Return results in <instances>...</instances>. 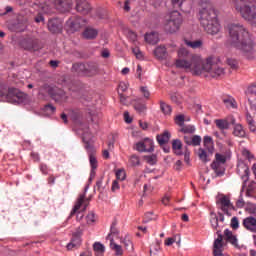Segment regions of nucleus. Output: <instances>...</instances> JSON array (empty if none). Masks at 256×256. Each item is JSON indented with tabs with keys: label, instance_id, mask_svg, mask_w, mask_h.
Wrapping results in <instances>:
<instances>
[{
	"label": "nucleus",
	"instance_id": "1",
	"mask_svg": "<svg viewBox=\"0 0 256 256\" xmlns=\"http://www.w3.org/2000/svg\"><path fill=\"white\" fill-rule=\"evenodd\" d=\"M179 59H176L175 66L177 69H184V71H194V75H204V77H211V79H218L225 75V69L218 64L219 58L210 56L203 63V59L197 55L189 54L185 48L178 51Z\"/></svg>",
	"mask_w": 256,
	"mask_h": 256
},
{
	"label": "nucleus",
	"instance_id": "2",
	"mask_svg": "<svg viewBox=\"0 0 256 256\" xmlns=\"http://www.w3.org/2000/svg\"><path fill=\"white\" fill-rule=\"evenodd\" d=\"M230 45L237 49L247 59H254L256 55V44L251 38L249 31L241 24L228 25Z\"/></svg>",
	"mask_w": 256,
	"mask_h": 256
},
{
	"label": "nucleus",
	"instance_id": "3",
	"mask_svg": "<svg viewBox=\"0 0 256 256\" xmlns=\"http://www.w3.org/2000/svg\"><path fill=\"white\" fill-rule=\"evenodd\" d=\"M200 10V24L208 35H217L221 29L219 21L217 20V12L211 1H204L201 3Z\"/></svg>",
	"mask_w": 256,
	"mask_h": 256
},
{
	"label": "nucleus",
	"instance_id": "4",
	"mask_svg": "<svg viewBox=\"0 0 256 256\" xmlns=\"http://www.w3.org/2000/svg\"><path fill=\"white\" fill-rule=\"evenodd\" d=\"M0 98L7 103H17L18 105H27L29 96L21 90L11 87L7 88V84L0 81Z\"/></svg>",
	"mask_w": 256,
	"mask_h": 256
},
{
	"label": "nucleus",
	"instance_id": "5",
	"mask_svg": "<svg viewBox=\"0 0 256 256\" xmlns=\"http://www.w3.org/2000/svg\"><path fill=\"white\" fill-rule=\"evenodd\" d=\"M181 23H183V17L181 16V13H179L177 10H174L170 13L169 19L166 20L164 24V31L170 34L177 33L181 27Z\"/></svg>",
	"mask_w": 256,
	"mask_h": 256
},
{
	"label": "nucleus",
	"instance_id": "6",
	"mask_svg": "<svg viewBox=\"0 0 256 256\" xmlns=\"http://www.w3.org/2000/svg\"><path fill=\"white\" fill-rule=\"evenodd\" d=\"M253 0H250L248 3L242 5L236 11H239L241 17L246 21H253L256 19V6Z\"/></svg>",
	"mask_w": 256,
	"mask_h": 256
},
{
	"label": "nucleus",
	"instance_id": "7",
	"mask_svg": "<svg viewBox=\"0 0 256 256\" xmlns=\"http://www.w3.org/2000/svg\"><path fill=\"white\" fill-rule=\"evenodd\" d=\"M216 205L227 217H231V215H233L231 212L236 211L235 206L231 203V198L227 195H222V197L216 201Z\"/></svg>",
	"mask_w": 256,
	"mask_h": 256
},
{
	"label": "nucleus",
	"instance_id": "8",
	"mask_svg": "<svg viewBox=\"0 0 256 256\" xmlns=\"http://www.w3.org/2000/svg\"><path fill=\"white\" fill-rule=\"evenodd\" d=\"M47 93L56 103H67V93L57 86H48Z\"/></svg>",
	"mask_w": 256,
	"mask_h": 256
},
{
	"label": "nucleus",
	"instance_id": "9",
	"mask_svg": "<svg viewBox=\"0 0 256 256\" xmlns=\"http://www.w3.org/2000/svg\"><path fill=\"white\" fill-rule=\"evenodd\" d=\"M22 47L26 51H40V49H43V45H41V42L37 38H26L22 41Z\"/></svg>",
	"mask_w": 256,
	"mask_h": 256
},
{
	"label": "nucleus",
	"instance_id": "10",
	"mask_svg": "<svg viewBox=\"0 0 256 256\" xmlns=\"http://www.w3.org/2000/svg\"><path fill=\"white\" fill-rule=\"evenodd\" d=\"M47 27L52 35H59V33H62L63 31V21L59 18H50Z\"/></svg>",
	"mask_w": 256,
	"mask_h": 256
},
{
	"label": "nucleus",
	"instance_id": "11",
	"mask_svg": "<svg viewBox=\"0 0 256 256\" xmlns=\"http://www.w3.org/2000/svg\"><path fill=\"white\" fill-rule=\"evenodd\" d=\"M67 25L69 29L75 33L81 29L85 25V20L81 18L80 16H72L68 19Z\"/></svg>",
	"mask_w": 256,
	"mask_h": 256
},
{
	"label": "nucleus",
	"instance_id": "12",
	"mask_svg": "<svg viewBox=\"0 0 256 256\" xmlns=\"http://www.w3.org/2000/svg\"><path fill=\"white\" fill-rule=\"evenodd\" d=\"M218 238L214 240L213 244V255L214 256H223V234L221 230H217Z\"/></svg>",
	"mask_w": 256,
	"mask_h": 256
},
{
	"label": "nucleus",
	"instance_id": "13",
	"mask_svg": "<svg viewBox=\"0 0 256 256\" xmlns=\"http://www.w3.org/2000/svg\"><path fill=\"white\" fill-rule=\"evenodd\" d=\"M95 75H99V64L97 62H86L84 77H95Z\"/></svg>",
	"mask_w": 256,
	"mask_h": 256
},
{
	"label": "nucleus",
	"instance_id": "14",
	"mask_svg": "<svg viewBox=\"0 0 256 256\" xmlns=\"http://www.w3.org/2000/svg\"><path fill=\"white\" fill-rule=\"evenodd\" d=\"M81 231H76L72 234V238L70 243L67 244L68 251H72V249H79L81 247Z\"/></svg>",
	"mask_w": 256,
	"mask_h": 256
},
{
	"label": "nucleus",
	"instance_id": "15",
	"mask_svg": "<svg viewBox=\"0 0 256 256\" xmlns=\"http://www.w3.org/2000/svg\"><path fill=\"white\" fill-rule=\"evenodd\" d=\"M73 7V1L71 0H56V9L60 11V13H67L71 11Z\"/></svg>",
	"mask_w": 256,
	"mask_h": 256
},
{
	"label": "nucleus",
	"instance_id": "16",
	"mask_svg": "<svg viewBox=\"0 0 256 256\" xmlns=\"http://www.w3.org/2000/svg\"><path fill=\"white\" fill-rule=\"evenodd\" d=\"M76 11L82 15H87L91 11V5L87 0H76Z\"/></svg>",
	"mask_w": 256,
	"mask_h": 256
},
{
	"label": "nucleus",
	"instance_id": "17",
	"mask_svg": "<svg viewBox=\"0 0 256 256\" xmlns=\"http://www.w3.org/2000/svg\"><path fill=\"white\" fill-rule=\"evenodd\" d=\"M243 226L247 231H251V233H256V218L253 216H249L243 220Z\"/></svg>",
	"mask_w": 256,
	"mask_h": 256
},
{
	"label": "nucleus",
	"instance_id": "18",
	"mask_svg": "<svg viewBox=\"0 0 256 256\" xmlns=\"http://www.w3.org/2000/svg\"><path fill=\"white\" fill-rule=\"evenodd\" d=\"M171 139V133L168 130H165L162 134H158L156 136V141H158V144L160 147H163V145H167Z\"/></svg>",
	"mask_w": 256,
	"mask_h": 256
},
{
	"label": "nucleus",
	"instance_id": "19",
	"mask_svg": "<svg viewBox=\"0 0 256 256\" xmlns=\"http://www.w3.org/2000/svg\"><path fill=\"white\" fill-rule=\"evenodd\" d=\"M224 239L227 243H231L234 247H239L237 236L233 235V232L229 229L224 230Z\"/></svg>",
	"mask_w": 256,
	"mask_h": 256
},
{
	"label": "nucleus",
	"instance_id": "20",
	"mask_svg": "<svg viewBox=\"0 0 256 256\" xmlns=\"http://www.w3.org/2000/svg\"><path fill=\"white\" fill-rule=\"evenodd\" d=\"M83 143H85V149L87 151H94L93 149V134L85 132L82 137Z\"/></svg>",
	"mask_w": 256,
	"mask_h": 256
},
{
	"label": "nucleus",
	"instance_id": "21",
	"mask_svg": "<svg viewBox=\"0 0 256 256\" xmlns=\"http://www.w3.org/2000/svg\"><path fill=\"white\" fill-rule=\"evenodd\" d=\"M71 72L76 73L77 75H81L82 77H85V63L76 62L72 64Z\"/></svg>",
	"mask_w": 256,
	"mask_h": 256
},
{
	"label": "nucleus",
	"instance_id": "22",
	"mask_svg": "<svg viewBox=\"0 0 256 256\" xmlns=\"http://www.w3.org/2000/svg\"><path fill=\"white\" fill-rule=\"evenodd\" d=\"M210 167L212 170H214L216 177H223V175H225L226 169L223 164H217L212 162Z\"/></svg>",
	"mask_w": 256,
	"mask_h": 256
},
{
	"label": "nucleus",
	"instance_id": "23",
	"mask_svg": "<svg viewBox=\"0 0 256 256\" xmlns=\"http://www.w3.org/2000/svg\"><path fill=\"white\" fill-rule=\"evenodd\" d=\"M84 39H96L97 35H99V31L95 28H85V30L82 33Z\"/></svg>",
	"mask_w": 256,
	"mask_h": 256
},
{
	"label": "nucleus",
	"instance_id": "24",
	"mask_svg": "<svg viewBox=\"0 0 256 256\" xmlns=\"http://www.w3.org/2000/svg\"><path fill=\"white\" fill-rule=\"evenodd\" d=\"M144 39L146 43H149L150 45H157V43H159V34L157 32H151L145 34Z\"/></svg>",
	"mask_w": 256,
	"mask_h": 256
},
{
	"label": "nucleus",
	"instance_id": "25",
	"mask_svg": "<svg viewBox=\"0 0 256 256\" xmlns=\"http://www.w3.org/2000/svg\"><path fill=\"white\" fill-rule=\"evenodd\" d=\"M83 203H85V194H81L79 196V198L76 201V204L74 205L69 218L73 217V215H75V213H77V211H79L81 209V205H83Z\"/></svg>",
	"mask_w": 256,
	"mask_h": 256
},
{
	"label": "nucleus",
	"instance_id": "26",
	"mask_svg": "<svg viewBox=\"0 0 256 256\" xmlns=\"http://www.w3.org/2000/svg\"><path fill=\"white\" fill-rule=\"evenodd\" d=\"M68 115L74 123H80V121H79V119H81V110L80 109H69Z\"/></svg>",
	"mask_w": 256,
	"mask_h": 256
},
{
	"label": "nucleus",
	"instance_id": "27",
	"mask_svg": "<svg viewBox=\"0 0 256 256\" xmlns=\"http://www.w3.org/2000/svg\"><path fill=\"white\" fill-rule=\"evenodd\" d=\"M134 109L137 113H145L147 111V105L141 102V99H134Z\"/></svg>",
	"mask_w": 256,
	"mask_h": 256
},
{
	"label": "nucleus",
	"instance_id": "28",
	"mask_svg": "<svg viewBox=\"0 0 256 256\" xmlns=\"http://www.w3.org/2000/svg\"><path fill=\"white\" fill-rule=\"evenodd\" d=\"M154 55L157 59H167V48H165V46H158L154 50Z\"/></svg>",
	"mask_w": 256,
	"mask_h": 256
},
{
	"label": "nucleus",
	"instance_id": "29",
	"mask_svg": "<svg viewBox=\"0 0 256 256\" xmlns=\"http://www.w3.org/2000/svg\"><path fill=\"white\" fill-rule=\"evenodd\" d=\"M203 143L208 153H211V155H213V151H215V146H213V138H211L210 136H205L203 139Z\"/></svg>",
	"mask_w": 256,
	"mask_h": 256
},
{
	"label": "nucleus",
	"instance_id": "30",
	"mask_svg": "<svg viewBox=\"0 0 256 256\" xmlns=\"http://www.w3.org/2000/svg\"><path fill=\"white\" fill-rule=\"evenodd\" d=\"M110 249L115 252L116 256L123 255V247L115 243V240L113 238H110Z\"/></svg>",
	"mask_w": 256,
	"mask_h": 256
},
{
	"label": "nucleus",
	"instance_id": "31",
	"mask_svg": "<svg viewBox=\"0 0 256 256\" xmlns=\"http://www.w3.org/2000/svg\"><path fill=\"white\" fill-rule=\"evenodd\" d=\"M136 151H139V153H153V146L147 148V144L145 142H138L135 146Z\"/></svg>",
	"mask_w": 256,
	"mask_h": 256
},
{
	"label": "nucleus",
	"instance_id": "32",
	"mask_svg": "<svg viewBox=\"0 0 256 256\" xmlns=\"http://www.w3.org/2000/svg\"><path fill=\"white\" fill-rule=\"evenodd\" d=\"M184 42L185 45H187V47H191V49H201V47H203V41L201 40L191 41L184 39Z\"/></svg>",
	"mask_w": 256,
	"mask_h": 256
},
{
	"label": "nucleus",
	"instance_id": "33",
	"mask_svg": "<svg viewBox=\"0 0 256 256\" xmlns=\"http://www.w3.org/2000/svg\"><path fill=\"white\" fill-rule=\"evenodd\" d=\"M223 103L226 105L227 109H237V102L233 97L224 98Z\"/></svg>",
	"mask_w": 256,
	"mask_h": 256
},
{
	"label": "nucleus",
	"instance_id": "34",
	"mask_svg": "<svg viewBox=\"0 0 256 256\" xmlns=\"http://www.w3.org/2000/svg\"><path fill=\"white\" fill-rule=\"evenodd\" d=\"M216 127L220 129V131H225V129H229V122L225 119H217L215 120Z\"/></svg>",
	"mask_w": 256,
	"mask_h": 256
},
{
	"label": "nucleus",
	"instance_id": "35",
	"mask_svg": "<svg viewBox=\"0 0 256 256\" xmlns=\"http://www.w3.org/2000/svg\"><path fill=\"white\" fill-rule=\"evenodd\" d=\"M246 121L248 123V127L252 133H255L256 126H255V120H253V116L249 112L246 113Z\"/></svg>",
	"mask_w": 256,
	"mask_h": 256
},
{
	"label": "nucleus",
	"instance_id": "36",
	"mask_svg": "<svg viewBox=\"0 0 256 256\" xmlns=\"http://www.w3.org/2000/svg\"><path fill=\"white\" fill-rule=\"evenodd\" d=\"M160 109L164 115H171V111H173L171 105L165 103L163 100L160 101Z\"/></svg>",
	"mask_w": 256,
	"mask_h": 256
},
{
	"label": "nucleus",
	"instance_id": "37",
	"mask_svg": "<svg viewBox=\"0 0 256 256\" xmlns=\"http://www.w3.org/2000/svg\"><path fill=\"white\" fill-rule=\"evenodd\" d=\"M212 163H216L218 165H225V163H227V156L216 153L215 160Z\"/></svg>",
	"mask_w": 256,
	"mask_h": 256
},
{
	"label": "nucleus",
	"instance_id": "38",
	"mask_svg": "<svg viewBox=\"0 0 256 256\" xmlns=\"http://www.w3.org/2000/svg\"><path fill=\"white\" fill-rule=\"evenodd\" d=\"M233 134L235 137H245V130H243V126L241 124H237L234 127Z\"/></svg>",
	"mask_w": 256,
	"mask_h": 256
},
{
	"label": "nucleus",
	"instance_id": "39",
	"mask_svg": "<svg viewBox=\"0 0 256 256\" xmlns=\"http://www.w3.org/2000/svg\"><path fill=\"white\" fill-rule=\"evenodd\" d=\"M93 250L95 253H100V255H103L105 253V246L101 244V242H95L93 244Z\"/></svg>",
	"mask_w": 256,
	"mask_h": 256
},
{
	"label": "nucleus",
	"instance_id": "40",
	"mask_svg": "<svg viewBox=\"0 0 256 256\" xmlns=\"http://www.w3.org/2000/svg\"><path fill=\"white\" fill-rule=\"evenodd\" d=\"M198 157H199V159L202 160L203 163H208V161H209L207 151H205V149H203V148L198 149Z\"/></svg>",
	"mask_w": 256,
	"mask_h": 256
},
{
	"label": "nucleus",
	"instance_id": "41",
	"mask_svg": "<svg viewBox=\"0 0 256 256\" xmlns=\"http://www.w3.org/2000/svg\"><path fill=\"white\" fill-rule=\"evenodd\" d=\"M240 167L244 170V174L241 176V179L244 183H247L249 181V167L246 164H242Z\"/></svg>",
	"mask_w": 256,
	"mask_h": 256
},
{
	"label": "nucleus",
	"instance_id": "42",
	"mask_svg": "<svg viewBox=\"0 0 256 256\" xmlns=\"http://www.w3.org/2000/svg\"><path fill=\"white\" fill-rule=\"evenodd\" d=\"M89 161H90V165H91V169H97V158L95 157V155L93 153H95L94 151H89Z\"/></svg>",
	"mask_w": 256,
	"mask_h": 256
},
{
	"label": "nucleus",
	"instance_id": "43",
	"mask_svg": "<svg viewBox=\"0 0 256 256\" xmlns=\"http://www.w3.org/2000/svg\"><path fill=\"white\" fill-rule=\"evenodd\" d=\"M182 128L180 129V133H184V134H193L195 133V126L192 125H188V126H181Z\"/></svg>",
	"mask_w": 256,
	"mask_h": 256
},
{
	"label": "nucleus",
	"instance_id": "44",
	"mask_svg": "<svg viewBox=\"0 0 256 256\" xmlns=\"http://www.w3.org/2000/svg\"><path fill=\"white\" fill-rule=\"evenodd\" d=\"M144 159L148 165H157V154L144 156Z\"/></svg>",
	"mask_w": 256,
	"mask_h": 256
},
{
	"label": "nucleus",
	"instance_id": "45",
	"mask_svg": "<svg viewBox=\"0 0 256 256\" xmlns=\"http://www.w3.org/2000/svg\"><path fill=\"white\" fill-rule=\"evenodd\" d=\"M117 223L113 222L110 228V233L108 234V236L106 237V239H109V241H111V239H113V237H111V235H119V230L116 227Z\"/></svg>",
	"mask_w": 256,
	"mask_h": 256
},
{
	"label": "nucleus",
	"instance_id": "46",
	"mask_svg": "<svg viewBox=\"0 0 256 256\" xmlns=\"http://www.w3.org/2000/svg\"><path fill=\"white\" fill-rule=\"evenodd\" d=\"M172 149L173 151H181L183 149V143L179 139H174L172 141Z\"/></svg>",
	"mask_w": 256,
	"mask_h": 256
},
{
	"label": "nucleus",
	"instance_id": "47",
	"mask_svg": "<svg viewBox=\"0 0 256 256\" xmlns=\"http://www.w3.org/2000/svg\"><path fill=\"white\" fill-rule=\"evenodd\" d=\"M130 164L132 165V167H138L139 165H141V159L139 158V156L133 154L132 156H130Z\"/></svg>",
	"mask_w": 256,
	"mask_h": 256
},
{
	"label": "nucleus",
	"instance_id": "48",
	"mask_svg": "<svg viewBox=\"0 0 256 256\" xmlns=\"http://www.w3.org/2000/svg\"><path fill=\"white\" fill-rule=\"evenodd\" d=\"M171 5L174 9H180L183 10V3H185V0H170Z\"/></svg>",
	"mask_w": 256,
	"mask_h": 256
},
{
	"label": "nucleus",
	"instance_id": "49",
	"mask_svg": "<svg viewBox=\"0 0 256 256\" xmlns=\"http://www.w3.org/2000/svg\"><path fill=\"white\" fill-rule=\"evenodd\" d=\"M122 243L127 251L133 252V242L129 238L125 237Z\"/></svg>",
	"mask_w": 256,
	"mask_h": 256
},
{
	"label": "nucleus",
	"instance_id": "50",
	"mask_svg": "<svg viewBox=\"0 0 256 256\" xmlns=\"http://www.w3.org/2000/svg\"><path fill=\"white\" fill-rule=\"evenodd\" d=\"M175 123L176 125H178L179 127H183V125H185V115L183 114H179L175 117Z\"/></svg>",
	"mask_w": 256,
	"mask_h": 256
},
{
	"label": "nucleus",
	"instance_id": "51",
	"mask_svg": "<svg viewBox=\"0 0 256 256\" xmlns=\"http://www.w3.org/2000/svg\"><path fill=\"white\" fill-rule=\"evenodd\" d=\"M190 145H192L193 147H197L199 145H201V136L199 135H194L192 137V140L190 142Z\"/></svg>",
	"mask_w": 256,
	"mask_h": 256
},
{
	"label": "nucleus",
	"instance_id": "52",
	"mask_svg": "<svg viewBox=\"0 0 256 256\" xmlns=\"http://www.w3.org/2000/svg\"><path fill=\"white\" fill-rule=\"evenodd\" d=\"M246 211L247 213H250V215H256V205L253 203H247Z\"/></svg>",
	"mask_w": 256,
	"mask_h": 256
},
{
	"label": "nucleus",
	"instance_id": "53",
	"mask_svg": "<svg viewBox=\"0 0 256 256\" xmlns=\"http://www.w3.org/2000/svg\"><path fill=\"white\" fill-rule=\"evenodd\" d=\"M211 227L217 231L219 229V217L215 216L210 219Z\"/></svg>",
	"mask_w": 256,
	"mask_h": 256
},
{
	"label": "nucleus",
	"instance_id": "54",
	"mask_svg": "<svg viewBox=\"0 0 256 256\" xmlns=\"http://www.w3.org/2000/svg\"><path fill=\"white\" fill-rule=\"evenodd\" d=\"M132 53H134L136 59L143 61V52H141V50L138 47L133 48Z\"/></svg>",
	"mask_w": 256,
	"mask_h": 256
},
{
	"label": "nucleus",
	"instance_id": "55",
	"mask_svg": "<svg viewBox=\"0 0 256 256\" xmlns=\"http://www.w3.org/2000/svg\"><path fill=\"white\" fill-rule=\"evenodd\" d=\"M184 161L189 165L190 157H191V151H189V147H184Z\"/></svg>",
	"mask_w": 256,
	"mask_h": 256
},
{
	"label": "nucleus",
	"instance_id": "56",
	"mask_svg": "<svg viewBox=\"0 0 256 256\" xmlns=\"http://www.w3.org/2000/svg\"><path fill=\"white\" fill-rule=\"evenodd\" d=\"M97 191L103 193L105 191V186H103V176L96 182Z\"/></svg>",
	"mask_w": 256,
	"mask_h": 256
},
{
	"label": "nucleus",
	"instance_id": "57",
	"mask_svg": "<svg viewBox=\"0 0 256 256\" xmlns=\"http://www.w3.org/2000/svg\"><path fill=\"white\" fill-rule=\"evenodd\" d=\"M230 226H231L234 230L239 229V218H237V216H234V217L231 219Z\"/></svg>",
	"mask_w": 256,
	"mask_h": 256
},
{
	"label": "nucleus",
	"instance_id": "58",
	"mask_svg": "<svg viewBox=\"0 0 256 256\" xmlns=\"http://www.w3.org/2000/svg\"><path fill=\"white\" fill-rule=\"evenodd\" d=\"M140 91L145 99H149V97H151V92H149V89H147L146 86L140 87Z\"/></svg>",
	"mask_w": 256,
	"mask_h": 256
},
{
	"label": "nucleus",
	"instance_id": "59",
	"mask_svg": "<svg viewBox=\"0 0 256 256\" xmlns=\"http://www.w3.org/2000/svg\"><path fill=\"white\" fill-rule=\"evenodd\" d=\"M227 64L229 65V67L233 70L237 69L238 64H237V60L232 59V58H228L227 59Z\"/></svg>",
	"mask_w": 256,
	"mask_h": 256
},
{
	"label": "nucleus",
	"instance_id": "60",
	"mask_svg": "<svg viewBox=\"0 0 256 256\" xmlns=\"http://www.w3.org/2000/svg\"><path fill=\"white\" fill-rule=\"evenodd\" d=\"M125 177H126L125 170H117V172H116V178H117L119 181H125Z\"/></svg>",
	"mask_w": 256,
	"mask_h": 256
},
{
	"label": "nucleus",
	"instance_id": "61",
	"mask_svg": "<svg viewBox=\"0 0 256 256\" xmlns=\"http://www.w3.org/2000/svg\"><path fill=\"white\" fill-rule=\"evenodd\" d=\"M236 207L238 209H243V207H245V200H243V194L239 196V199L236 202Z\"/></svg>",
	"mask_w": 256,
	"mask_h": 256
},
{
	"label": "nucleus",
	"instance_id": "62",
	"mask_svg": "<svg viewBox=\"0 0 256 256\" xmlns=\"http://www.w3.org/2000/svg\"><path fill=\"white\" fill-rule=\"evenodd\" d=\"M44 111H46L48 113H55V111H57V108L55 106H53L52 104H46L44 106Z\"/></svg>",
	"mask_w": 256,
	"mask_h": 256
},
{
	"label": "nucleus",
	"instance_id": "63",
	"mask_svg": "<svg viewBox=\"0 0 256 256\" xmlns=\"http://www.w3.org/2000/svg\"><path fill=\"white\" fill-rule=\"evenodd\" d=\"M87 223L88 225H91V223H95V212H90L87 216Z\"/></svg>",
	"mask_w": 256,
	"mask_h": 256
},
{
	"label": "nucleus",
	"instance_id": "64",
	"mask_svg": "<svg viewBox=\"0 0 256 256\" xmlns=\"http://www.w3.org/2000/svg\"><path fill=\"white\" fill-rule=\"evenodd\" d=\"M248 95H256V84H253L247 89Z\"/></svg>",
	"mask_w": 256,
	"mask_h": 256
}]
</instances>
